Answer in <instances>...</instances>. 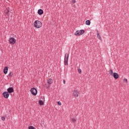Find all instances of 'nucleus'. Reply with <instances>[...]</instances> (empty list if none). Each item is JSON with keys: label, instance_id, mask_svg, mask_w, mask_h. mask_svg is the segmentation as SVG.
<instances>
[{"label": "nucleus", "instance_id": "nucleus-1", "mask_svg": "<svg viewBox=\"0 0 129 129\" xmlns=\"http://www.w3.org/2000/svg\"><path fill=\"white\" fill-rule=\"evenodd\" d=\"M42 22L38 20L35 21L34 23V26L35 28H37V29L41 28V27H42Z\"/></svg>", "mask_w": 129, "mask_h": 129}, {"label": "nucleus", "instance_id": "nucleus-3", "mask_svg": "<svg viewBox=\"0 0 129 129\" xmlns=\"http://www.w3.org/2000/svg\"><path fill=\"white\" fill-rule=\"evenodd\" d=\"M85 31H84V30H81L80 31H77L75 33V36H80L81 35H83V34H84V32Z\"/></svg>", "mask_w": 129, "mask_h": 129}, {"label": "nucleus", "instance_id": "nucleus-9", "mask_svg": "<svg viewBox=\"0 0 129 129\" xmlns=\"http://www.w3.org/2000/svg\"><path fill=\"white\" fill-rule=\"evenodd\" d=\"M112 76L113 77L114 79H118V78L119 77L118 74H117V73H114Z\"/></svg>", "mask_w": 129, "mask_h": 129}, {"label": "nucleus", "instance_id": "nucleus-17", "mask_svg": "<svg viewBox=\"0 0 129 129\" xmlns=\"http://www.w3.org/2000/svg\"><path fill=\"white\" fill-rule=\"evenodd\" d=\"M110 75L112 76L113 75V71L112 70H110Z\"/></svg>", "mask_w": 129, "mask_h": 129}, {"label": "nucleus", "instance_id": "nucleus-2", "mask_svg": "<svg viewBox=\"0 0 129 129\" xmlns=\"http://www.w3.org/2000/svg\"><path fill=\"white\" fill-rule=\"evenodd\" d=\"M69 59V53H66L64 59V64L68 66V59Z\"/></svg>", "mask_w": 129, "mask_h": 129}, {"label": "nucleus", "instance_id": "nucleus-6", "mask_svg": "<svg viewBox=\"0 0 129 129\" xmlns=\"http://www.w3.org/2000/svg\"><path fill=\"white\" fill-rule=\"evenodd\" d=\"M73 94L74 97L76 98V97H78V96H79V92H78V91L77 90H74L73 93Z\"/></svg>", "mask_w": 129, "mask_h": 129}, {"label": "nucleus", "instance_id": "nucleus-24", "mask_svg": "<svg viewBox=\"0 0 129 129\" xmlns=\"http://www.w3.org/2000/svg\"><path fill=\"white\" fill-rule=\"evenodd\" d=\"M72 3L73 4H75V3H76V0H72Z\"/></svg>", "mask_w": 129, "mask_h": 129}, {"label": "nucleus", "instance_id": "nucleus-21", "mask_svg": "<svg viewBox=\"0 0 129 129\" xmlns=\"http://www.w3.org/2000/svg\"><path fill=\"white\" fill-rule=\"evenodd\" d=\"M1 119L2 120H3V121H5V120H6V118H5V117H2Z\"/></svg>", "mask_w": 129, "mask_h": 129}, {"label": "nucleus", "instance_id": "nucleus-27", "mask_svg": "<svg viewBox=\"0 0 129 129\" xmlns=\"http://www.w3.org/2000/svg\"><path fill=\"white\" fill-rule=\"evenodd\" d=\"M50 88V86L49 85H48L46 86V88Z\"/></svg>", "mask_w": 129, "mask_h": 129}, {"label": "nucleus", "instance_id": "nucleus-20", "mask_svg": "<svg viewBox=\"0 0 129 129\" xmlns=\"http://www.w3.org/2000/svg\"><path fill=\"white\" fill-rule=\"evenodd\" d=\"M41 99H42V101H45V97L42 96L41 97Z\"/></svg>", "mask_w": 129, "mask_h": 129}, {"label": "nucleus", "instance_id": "nucleus-23", "mask_svg": "<svg viewBox=\"0 0 129 129\" xmlns=\"http://www.w3.org/2000/svg\"><path fill=\"white\" fill-rule=\"evenodd\" d=\"M78 72H79V74H81V69H78Z\"/></svg>", "mask_w": 129, "mask_h": 129}, {"label": "nucleus", "instance_id": "nucleus-19", "mask_svg": "<svg viewBox=\"0 0 129 129\" xmlns=\"http://www.w3.org/2000/svg\"><path fill=\"white\" fill-rule=\"evenodd\" d=\"M28 129H35V127L33 126H29L28 127Z\"/></svg>", "mask_w": 129, "mask_h": 129}, {"label": "nucleus", "instance_id": "nucleus-14", "mask_svg": "<svg viewBox=\"0 0 129 129\" xmlns=\"http://www.w3.org/2000/svg\"><path fill=\"white\" fill-rule=\"evenodd\" d=\"M44 101L42 100H40L38 102L39 105H44Z\"/></svg>", "mask_w": 129, "mask_h": 129}, {"label": "nucleus", "instance_id": "nucleus-5", "mask_svg": "<svg viewBox=\"0 0 129 129\" xmlns=\"http://www.w3.org/2000/svg\"><path fill=\"white\" fill-rule=\"evenodd\" d=\"M10 44L11 45H14L16 42H17V40L14 38V37H10L9 40Z\"/></svg>", "mask_w": 129, "mask_h": 129}, {"label": "nucleus", "instance_id": "nucleus-10", "mask_svg": "<svg viewBox=\"0 0 129 129\" xmlns=\"http://www.w3.org/2000/svg\"><path fill=\"white\" fill-rule=\"evenodd\" d=\"M37 13L39 16H41V15H43L44 14V11L42 9H39L38 10Z\"/></svg>", "mask_w": 129, "mask_h": 129}, {"label": "nucleus", "instance_id": "nucleus-8", "mask_svg": "<svg viewBox=\"0 0 129 129\" xmlns=\"http://www.w3.org/2000/svg\"><path fill=\"white\" fill-rule=\"evenodd\" d=\"M7 92L10 93H13L14 92V88L13 87H10L8 89H7Z\"/></svg>", "mask_w": 129, "mask_h": 129}, {"label": "nucleus", "instance_id": "nucleus-12", "mask_svg": "<svg viewBox=\"0 0 129 129\" xmlns=\"http://www.w3.org/2000/svg\"><path fill=\"white\" fill-rule=\"evenodd\" d=\"M8 70H9V68H8V67H5L4 69V74H7L8 73Z\"/></svg>", "mask_w": 129, "mask_h": 129}, {"label": "nucleus", "instance_id": "nucleus-26", "mask_svg": "<svg viewBox=\"0 0 129 129\" xmlns=\"http://www.w3.org/2000/svg\"><path fill=\"white\" fill-rule=\"evenodd\" d=\"M57 104H58V105H61V102H60V101H58V102H57Z\"/></svg>", "mask_w": 129, "mask_h": 129}, {"label": "nucleus", "instance_id": "nucleus-15", "mask_svg": "<svg viewBox=\"0 0 129 129\" xmlns=\"http://www.w3.org/2000/svg\"><path fill=\"white\" fill-rule=\"evenodd\" d=\"M97 37L99 39V40H101V36H100V35L99 34V33L98 32V31H97Z\"/></svg>", "mask_w": 129, "mask_h": 129}, {"label": "nucleus", "instance_id": "nucleus-18", "mask_svg": "<svg viewBox=\"0 0 129 129\" xmlns=\"http://www.w3.org/2000/svg\"><path fill=\"white\" fill-rule=\"evenodd\" d=\"M13 75H14V74H13V72H10L8 76H9V77H13Z\"/></svg>", "mask_w": 129, "mask_h": 129}, {"label": "nucleus", "instance_id": "nucleus-7", "mask_svg": "<svg viewBox=\"0 0 129 129\" xmlns=\"http://www.w3.org/2000/svg\"><path fill=\"white\" fill-rule=\"evenodd\" d=\"M3 95L5 98H9V96H10V94L8 92H4L3 93Z\"/></svg>", "mask_w": 129, "mask_h": 129}, {"label": "nucleus", "instance_id": "nucleus-25", "mask_svg": "<svg viewBox=\"0 0 129 129\" xmlns=\"http://www.w3.org/2000/svg\"><path fill=\"white\" fill-rule=\"evenodd\" d=\"M123 81H124V82H125L126 83H127V79H124Z\"/></svg>", "mask_w": 129, "mask_h": 129}, {"label": "nucleus", "instance_id": "nucleus-28", "mask_svg": "<svg viewBox=\"0 0 129 129\" xmlns=\"http://www.w3.org/2000/svg\"><path fill=\"white\" fill-rule=\"evenodd\" d=\"M63 84H65V83H66L65 80H63Z\"/></svg>", "mask_w": 129, "mask_h": 129}, {"label": "nucleus", "instance_id": "nucleus-11", "mask_svg": "<svg viewBox=\"0 0 129 129\" xmlns=\"http://www.w3.org/2000/svg\"><path fill=\"white\" fill-rule=\"evenodd\" d=\"M5 13L7 17H10V10L7 9L5 10Z\"/></svg>", "mask_w": 129, "mask_h": 129}, {"label": "nucleus", "instance_id": "nucleus-4", "mask_svg": "<svg viewBox=\"0 0 129 129\" xmlns=\"http://www.w3.org/2000/svg\"><path fill=\"white\" fill-rule=\"evenodd\" d=\"M30 92L32 95H37V93H38V91L36 88H33L31 89Z\"/></svg>", "mask_w": 129, "mask_h": 129}, {"label": "nucleus", "instance_id": "nucleus-16", "mask_svg": "<svg viewBox=\"0 0 129 129\" xmlns=\"http://www.w3.org/2000/svg\"><path fill=\"white\" fill-rule=\"evenodd\" d=\"M86 25H87V26H90V20H87L85 22Z\"/></svg>", "mask_w": 129, "mask_h": 129}, {"label": "nucleus", "instance_id": "nucleus-22", "mask_svg": "<svg viewBox=\"0 0 129 129\" xmlns=\"http://www.w3.org/2000/svg\"><path fill=\"white\" fill-rule=\"evenodd\" d=\"M72 120L73 121V122H75V121H76V119L75 118H72Z\"/></svg>", "mask_w": 129, "mask_h": 129}, {"label": "nucleus", "instance_id": "nucleus-13", "mask_svg": "<svg viewBox=\"0 0 129 129\" xmlns=\"http://www.w3.org/2000/svg\"><path fill=\"white\" fill-rule=\"evenodd\" d=\"M47 83L48 84H52V83H53V79H48L47 80Z\"/></svg>", "mask_w": 129, "mask_h": 129}]
</instances>
